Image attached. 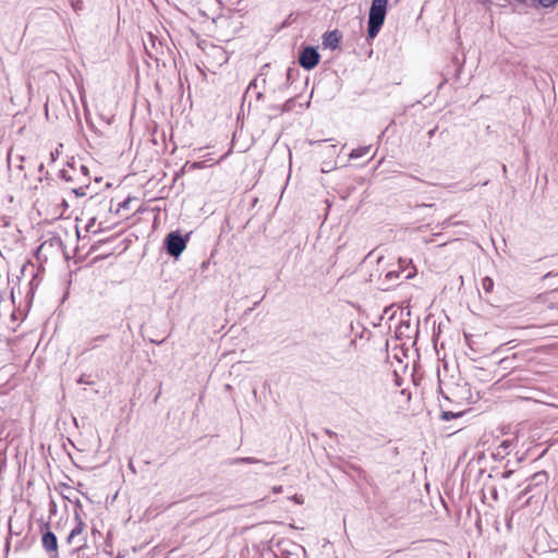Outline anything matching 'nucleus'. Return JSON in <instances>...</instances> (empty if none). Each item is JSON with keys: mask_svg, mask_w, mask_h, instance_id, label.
Here are the masks:
<instances>
[{"mask_svg": "<svg viewBox=\"0 0 558 558\" xmlns=\"http://www.w3.org/2000/svg\"><path fill=\"white\" fill-rule=\"evenodd\" d=\"M388 0H372L368 13V37L375 38L386 17Z\"/></svg>", "mask_w": 558, "mask_h": 558, "instance_id": "obj_1", "label": "nucleus"}, {"mask_svg": "<svg viewBox=\"0 0 558 558\" xmlns=\"http://www.w3.org/2000/svg\"><path fill=\"white\" fill-rule=\"evenodd\" d=\"M166 246L171 256L179 257L186 247V239L178 232H171L166 238Z\"/></svg>", "mask_w": 558, "mask_h": 558, "instance_id": "obj_2", "label": "nucleus"}, {"mask_svg": "<svg viewBox=\"0 0 558 558\" xmlns=\"http://www.w3.org/2000/svg\"><path fill=\"white\" fill-rule=\"evenodd\" d=\"M319 61V53L313 47L304 48L299 57V62L302 68L311 70L317 65Z\"/></svg>", "mask_w": 558, "mask_h": 558, "instance_id": "obj_3", "label": "nucleus"}, {"mask_svg": "<svg viewBox=\"0 0 558 558\" xmlns=\"http://www.w3.org/2000/svg\"><path fill=\"white\" fill-rule=\"evenodd\" d=\"M75 525L71 530L69 536L66 537L68 544H73L76 542V538L81 536L85 530V523L83 522L81 515L78 512H75L74 514Z\"/></svg>", "mask_w": 558, "mask_h": 558, "instance_id": "obj_4", "label": "nucleus"}, {"mask_svg": "<svg viewBox=\"0 0 558 558\" xmlns=\"http://www.w3.org/2000/svg\"><path fill=\"white\" fill-rule=\"evenodd\" d=\"M41 544H43V547L47 550V551H53V553H57V549H58V541H57V537L56 535L50 532V531H47L46 533H44L43 537H41Z\"/></svg>", "mask_w": 558, "mask_h": 558, "instance_id": "obj_5", "label": "nucleus"}, {"mask_svg": "<svg viewBox=\"0 0 558 558\" xmlns=\"http://www.w3.org/2000/svg\"><path fill=\"white\" fill-rule=\"evenodd\" d=\"M340 39H341V35L337 31H333V32L325 34L323 44L325 47L336 49L340 43Z\"/></svg>", "mask_w": 558, "mask_h": 558, "instance_id": "obj_6", "label": "nucleus"}, {"mask_svg": "<svg viewBox=\"0 0 558 558\" xmlns=\"http://www.w3.org/2000/svg\"><path fill=\"white\" fill-rule=\"evenodd\" d=\"M371 150V146H364V147H359V148H355L353 149L349 157L350 159H357V158H361L365 155H367Z\"/></svg>", "mask_w": 558, "mask_h": 558, "instance_id": "obj_7", "label": "nucleus"}, {"mask_svg": "<svg viewBox=\"0 0 558 558\" xmlns=\"http://www.w3.org/2000/svg\"><path fill=\"white\" fill-rule=\"evenodd\" d=\"M482 287L483 289L486 291V292H490L493 290V287H494V281L492 278L489 277H485L483 280H482Z\"/></svg>", "mask_w": 558, "mask_h": 558, "instance_id": "obj_8", "label": "nucleus"}, {"mask_svg": "<svg viewBox=\"0 0 558 558\" xmlns=\"http://www.w3.org/2000/svg\"><path fill=\"white\" fill-rule=\"evenodd\" d=\"M460 415H461V413H453V412H450V411H444L441 413V418L444 421H450V420L456 418V417H458Z\"/></svg>", "mask_w": 558, "mask_h": 558, "instance_id": "obj_9", "label": "nucleus"}, {"mask_svg": "<svg viewBox=\"0 0 558 558\" xmlns=\"http://www.w3.org/2000/svg\"><path fill=\"white\" fill-rule=\"evenodd\" d=\"M236 462H240V463H259L262 462L260 460L258 459H255V458H251V457H247V458H239L235 460Z\"/></svg>", "mask_w": 558, "mask_h": 558, "instance_id": "obj_10", "label": "nucleus"}, {"mask_svg": "<svg viewBox=\"0 0 558 558\" xmlns=\"http://www.w3.org/2000/svg\"><path fill=\"white\" fill-rule=\"evenodd\" d=\"M538 3L545 8H548L553 4H555L556 2H558V0H537Z\"/></svg>", "mask_w": 558, "mask_h": 558, "instance_id": "obj_11", "label": "nucleus"}, {"mask_svg": "<svg viewBox=\"0 0 558 558\" xmlns=\"http://www.w3.org/2000/svg\"><path fill=\"white\" fill-rule=\"evenodd\" d=\"M291 500H293L298 505H303V502H304L303 498L299 495H293L291 497Z\"/></svg>", "mask_w": 558, "mask_h": 558, "instance_id": "obj_12", "label": "nucleus"}, {"mask_svg": "<svg viewBox=\"0 0 558 558\" xmlns=\"http://www.w3.org/2000/svg\"><path fill=\"white\" fill-rule=\"evenodd\" d=\"M272 493L278 494L282 492V486H274L271 488Z\"/></svg>", "mask_w": 558, "mask_h": 558, "instance_id": "obj_13", "label": "nucleus"}, {"mask_svg": "<svg viewBox=\"0 0 558 558\" xmlns=\"http://www.w3.org/2000/svg\"><path fill=\"white\" fill-rule=\"evenodd\" d=\"M95 223V218L90 219V221L88 222L87 227L90 228L92 226H94Z\"/></svg>", "mask_w": 558, "mask_h": 558, "instance_id": "obj_14", "label": "nucleus"}, {"mask_svg": "<svg viewBox=\"0 0 558 558\" xmlns=\"http://www.w3.org/2000/svg\"><path fill=\"white\" fill-rule=\"evenodd\" d=\"M393 276H395L393 271H388V272H387V278H389V279H390V278H392Z\"/></svg>", "mask_w": 558, "mask_h": 558, "instance_id": "obj_15", "label": "nucleus"}, {"mask_svg": "<svg viewBox=\"0 0 558 558\" xmlns=\"http://www.w3.org/2000/svg\"><path fill=\"white\" fill-rule=\"evenodd\" d=\"M78 542H80V543H83V542H85V538H82V539H80ZM81 545H82V544H80V546H81Z\"/></svg>", "mask_w": 558, "mask_h": 558, "instance_id": "obj_16", "label": "nucleus"}]
</instances>
